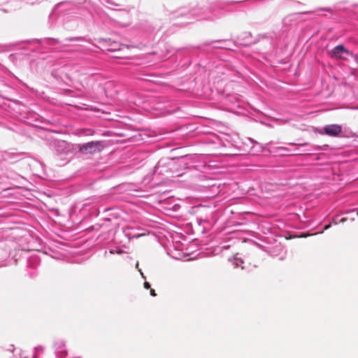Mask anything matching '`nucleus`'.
Returning a JSON list of instances; mask_svg holds the SVG:
<instances>
[{"label": "nucleus", "instance_id": "obj_1", "mask_svg": "<svg viewBox=\"0 0 358 358\" xmlns=\"http://www.w3.org/2000/svg\"><path fill=\"white\" fill-rule=\"evenodd\" d=\"M224 14L221 8L217 6L208 8L206 9H199V10L192 11V15H195L198 20H213L219 18Z\"/></svg>", "mask_w": 358, "mask_h": 358}, {"label": "nucleus", "instance_id": "obj_2", "mask_svg": "<svg viewBox=\"0 0 358 358\" xmlns=\"http://www.w3.org/2000/svg\"><path fill=\"white\" fill-rule=\"evenodd\" d=\"M103 148L102 141H91L83 144L80 150L83 153L94 154L101 152Z\"/></svg>", "mask_w": 358, "mask_h": 358}, {"label": "nucleus", "instance_id": "obj_3", "mask_svg": "<svg viewBox=\"0 0 358 358\" xmlns=\"http://www.w3.org/2000/svg\"><path fill=\"white\" fill-rule=\"evenodd\" d=\"M342 133V126L337 124H328L323 127L321 134H325L331 137H338Z\"/></svg>", "mask_w": 358, "mask_h": 358}, {"label": "nucleus", "instance_id": "obj_4", "mask_svg": "<svg viewBox=\"0 0 358 358\" xmlns=\"http://www.w3.org/2000/svg\"><path fill=\"white\" fill-rule=\"evenodd\" d=\"M55 355L58 358H64L67 355L65 348V342L63 340H57L54 343Z\"/></svg>", "mask_w": 358, "mask_h": 358}, {"label": "nucleus", "instance_id": "obj_5", "mask_svg": "<svg viewBox=\"0 0 358 358\" xmlns=\"http://www.w3.org/2000/svg\"><path fill=\"white\" fill-rule=\"evenodd\" d=\"M343 53H349V51L343 45H338L331 50V55L336 57H341Z\"/></svg>", "mask_w": 358, "mask_h": 358}, {"label": "nucleus", "instance_id": "obj_6", "mask_svg": "<svg viewBox=\"0 0 358 358\" xmlns=\"http://www.w3.org/2000/svg\"><path fill=\"white\" fill-rule=\"evenodd\" d=\"M69 41H87L88 43H91L90 40H87L85 38V37L83 36H78V37H71V38H66L64 40V43H62L63 46L66 45L65 42H69Z\"/></svg>", "mask_w": 358, "mask_h": 358}, {"label": "nucleus", "instance_id": "obj_7", "mask_svg": "<svg viewBox=\"0 0 358 358\" xmlns=\"http://www.w3.org/2000/svg\"><path fill=\"white\" fill-rule=\"evenodd\" d=\"M243 263V261L237 257H234L233 264L235 267H239L241 266V264Z\"/></svg>", "mask_w": 358, "mask_h": 358}, {"label": "nucleus", "instance_id": "obj_8", "mask_svg": "<svg viewBox=\"0 0 358 358\" xmlns=\"http://www.w3.org/2000/svg\"><path fill=\"white\" fill-rule=\"evenodd\" d=\"M123 252V251L122 250H115V249H110L109 250V253L110 254H122Z\"/></svg>", "mask_w": 358, "mask_h": 358}, {"label": "nucleus", "instance_id": "obj_9", "mask_svg": "<svg viewBox=\"0 0 358 358\" xmlns=\"http://www.w3.org/2000/svg\"><path fill=\"white\" fill-rule=\"evenodd\" d=\"M355 211L357 212V215L358 216V209H355V208H352V209L346 210L343 212V214H350V213L355 212Z\"/></svg>", "mask_w": 358, "mask_h": 358}, {"label": "nucleus", "instance_id": "obj_10", "mask_svg": "<svg viewBox=\"0 0 358 358\" xmlns=\"http://www.w3.org/2000/svg\"><path fill=\"white\" fill-rule=\"evenodd\" d=\"M288 144L290 145H298V146H300V147H303V146L308 145V143H307V142L303 143H289Z\"/></svg>", "mask_w": 358, "mask_h": 358}, {"label": "nucleus", "instance_id": "obj_11", "mask_svg": "<svg viewBox=\"0 0 358 358\" xmlns=\"http://www.w3.org/2000/svg\"><path fill=\"white\" fill-rule=\"evenodd\" d=\"M50 43V44L52 45H56V44H60L62 43L60 41H59L57 39H55V38H50L49 39Z\"/></svg>", "mask_w": 358, "mask_h": 358}, {"label": "nucleus", "instance_id": "obj_12", "mask_svg": "<svg viewBox=\"0 0 358 358\" xmlns=\"http://www.w3.org/2000/svg\"><path fill=\"white\" fill-rule=\"evenodd\" d=\"M277 151H286V152H288L289 151V149L288 148H286V147H278L276 148Z\"/></svg>", "mask_w": 358, "mask_h": 358}, {"label": "nucleus", "instance_id": "obj_13", "mask_svg": "<svg viewBox=\"0 0 358 358\" xmlns=\"http://www.w3.org/2000/svg\"><path fill=\"white\" fill-rule=\"evenodd\" d=\"M136 268L137 269H138V271L140 272V273H141V277H142L143 278H144V279H145V275H144L143 273L142 272L141 269H139V268H138V262H137V263H136Z\"/></svg>", "mask_w": 358, "mask_h": 358}, {"label": "nucleus", "instance_id": "obj_14", "mask_svg": "<svg viewBox=\"0 0 358 358\" xmlns=\"http://www.w3.org/2000/svg\"><path fill=\"white\" fill-rule=\"evenodd\" d=\"M144 287H145V289H150V283H149V282H144Z\"/></svg>", "mask_w": 358, "mask_h": 358}, {"label": "nucleus", "instance_id": "obj_15", "mask_svg": "<svg viewBox=\"0 0 358 358\" xmlns=\"http://www.w3.org/2000/svg\"><path fill=\"white\" fill-rule=\"evenodd\" d=\"M35 350L36 352H42L43 351V348L41 346H38V347L35 348Z\"/></svg>", "mask_w": 358, "mask_h": 358}, {"label": "nucleus", "instance_id": "obj_16", "mask_svg": "<svg viewBox=\"0 0 358 358\" xmlns=\"http://www.w3.org/2000/svg\"><path fill=\"white\" fill-rule=\"evenodd\" d=\"M319 10H326V11H328V12L331 11V8H321Z\"/></svg>", "mask_w": 358, "mask_h": 358}, {"label": "nucleus", "instance_id": "obj_17", "mask_svg": "<svg viewBox=\"0 0 358 358\" xmlns=\"http://www.w3.org/2000/svg\"><path fill=\"white\" fill-rule=\"evenodd\" d=\"M150 295L152 296H156V293H155V290L152 289H150Z\"/></svg>", "mask_w": 358, "mask_h": 358}, {"label": "nucleus", "instance_id": "obj_18", "mask_svg": "<svg viewBox=\"0 0 358 358\" xmlns=\"http://www.w3.org/2000/svg\"><path fill=\"white\" fill-rule=\"evenodd\" d=\"M346 220H347V218H346V217H343V218H341V219L340 220V222L343 223V222H345Z\"/></svg>", "mask_w": 358, "mask_h": 358}, {"label": "nucleus", "instance_id": "obj_19", "mask_svg": "<svg viewBox=\"0 0 358 358\" xmlns=\"http://www.w3.org/2000/svg\"><path fill=\"white\" fill-rule=\"evenodd\" d=\"M285 255H282V256H280V257H279V259L282 261V260H284V259H285Z\"/></svg>", "mask_w": 358, "mask_h": 358}, {"label": "nucleus", "instance_id": "obj_20", "mask_svg": "<svg viewBox=\"0 0 358 358\" xmlns=\"http://www.w3.org/2000/svg\"><path fill=\"white\" fill-rule=\"evenodd\" d=\"M329 227H330V224L326 225V226L324 227V230H327V229H328Z\"/></svg>", "mask_w": 358, "mask_h": 358}, {"label": "nucleus", "instance_id": "obj_21", "mask_svg": "<svg viewBox=\"0 0 358 358\" xmlns=\"http://www.w3.org/2000/svg\"><path fill=\"white\" fill-rule=\"evenodd\" d=\"M20 356L22 357V358H28L27 356H24V353H22Z\"/></svg>", "mask_w": 358, "mask_h": 358}, {"label": "nucleus", "instance_id": "obj_22", "mask_svg": "<svg viewBox=\"0 0 358 358\" xmlns=\"http://www.w3.org/2000/svg\"><path fill=\"white\" fill-rule=\"evenodd\" d=\"M205 221H206V220L199 219V224H201V222H205Z\"/></svg>", "mask_w": 358, "mask_h": 358}, {"label": "nucleus", "instance_id": "obj_23", "mask_svg": "<svg viewBox=\"0 0 358 358\" xmlns=\"http://www.w3.org/2000/svg\"><path fill=\"white\" fill-rule=\"evenodd\" d=\"M321 148L320 146L317 147L316 150H320Z\"/></svg>", "mask_w": 358, "mask_h": 358}, {"label": "nucleus", "instance_id": "obj_24", "mask_svg": "<svg viewBox=\"0 0 358 358\" xmlns=\"http://www.w3.org/2000/svg\"><path fill=\"white\" fill-rule=\"evenodd\" d=\"M114 50H115V49H108V51L111 52V51H113Z\"/></svg>", "mask_w": 358, "mask_h": 358}, {"label": "nucleus", "instance_id": "obj_25", "mask_svg": "<svg viewBox=\"0 0 358 358\" xmlns=\"http://www.w3.org/2000/svg\"><path fill=\"white\" fill-rule=\"evenodd\" d=\"M32 358H37V357H36V355H34L32 356Z\"/></svg>", "mask_w": 358, "mask_h": 358}, {"label": "nucleus", "instance_id": "obj_26", "mask_svg": "<svg viewBox=\"0 0 358 358\" xmlns=\"http://www.w3.org/2000/svg\"><path fill=\"white\" fill-rule=\"evenodd\" d=\"M299 154L298 153H294V154H292V155H298Z\"/></svg>", "mask_w": 358, "mask_h": 358}, {"label": "nucleus", "instance_id": "obj_27", "mask_svg": "<svg viewBox=\"0 0 358 358\" xmlns=\"http://www.w3.org/2000/svg\"><path fill=\"white\" fill-rule=\"evenodd\" d=\"M74 358H80V357H74Z\"/></svg>", "mask_w": 358, "mask_h": 358}]
</instances>
